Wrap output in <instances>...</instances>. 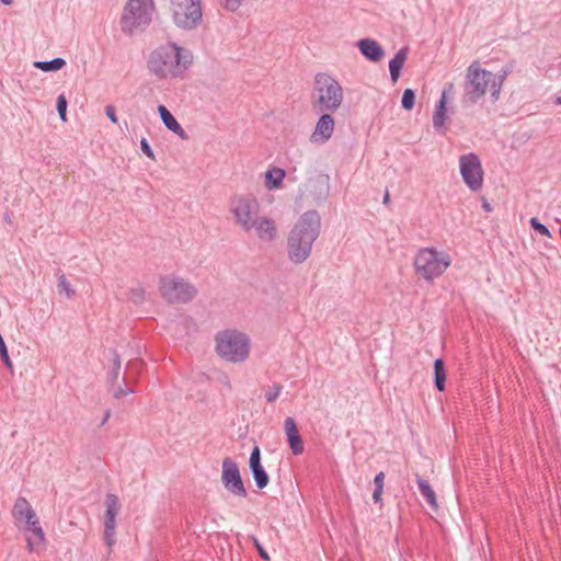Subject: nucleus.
Wrapping results in <instances>:
<instances>
[{
  "instance_id": "33",
  "label": "nucleus",
  "mask_w": 561,
  "mask_h": 561,
  "mask_svg": "<svg viewBox=\"0 0 561 561\" xmlns=\"http://www.w3.org/2000/svg\"><path fill=\"white\" fill-rule=\"evenodd\" d=\"M128 298L136 305L141 304L145 300V289L141 287L130 289Z\"/></svg>"
},
{
  "instance_id": "1",
  "label": "nucleus",
  "mask_w": 561,
  "mask_h": 561,
  "mask_svg": "<svg viewBox=\"0 0 561 561\" xmlns=\"http://www.w3.org/2000/svg\"><path fill=\"white\" fill-rule=\"evenodd\" d=\"M193 60V53L188 48L167 42L150 51L147 69L159 80L183 79Z\"/></svg>"
},
{
  "instance_id": "41",
  "label": "nucleus",
  "mask_w": 561,
  "mask_h": 561,
  "mask_svg": "<svg viewBox=\"0 0 561 561\" xmlns=\"http://www.w3.org/2000/svg\"><path fill=\"white\" fill-rule=\"evenodd\" d=\"M381 494H382V490L381 489H378V488L374 489L373 500H374L375 503L381 502Z\"/></svg>"
},
{
  "instance_id": "31",
  "label": "nucleus",
  "mask_w": 561,
  "mask_h": 561,
  "mask_svg": "<svg viewBox=\"0 0 561 561\" xmlns=\"http://www.w3.org/2000/svg\"><path fill=\"white\" fill-rule=\"evenodd\" d=\"M529 225L537 233L551 238V233L548 227L541 224L537 217H531Z\"/></svg>"
},
{
  "instance_id": "34",
  "label": "nucleus",
  "mask_w": 561,
  "mask_h": 561,
  "mask_svg": "<svg viewBox=\"0 0 561 561\" xmlns=\"http://www.w3.org/2000/svg\"><path fill=\"white\" fill-rule=\"evenodd\" d=\"M242 2L243 0H220L221 7L230 12L237 11L241 7Z\"/></svg>"
},
{
  "instance_id": "10",
  "label": "nucleus",
  "mask_w": 561,
  "mask_h": 561,
  "mask_svg": "<svg viewBox=\"0 0 561 561\" xmlns=\"http://www.w3.org/2000/svg\"><path fill=\"white\" fill-rule=\"evenodd\" d=\"M161 296L170 304H186L196 296V288L183 278L164 276L160 279Z\"/></svg>"
},
{
  "instance_id": "44",
  "label": "nucleus",
  "mask_w": 561,
  "mask_h": 561,
  "mask_svg": "<svg viewBox=\"0 0 561 561\" xmlns=\"http://www.w3.org/2000/svg\"><path fill=\"white\" fill-rule=\"evenodd\" d=\"M141 365H142V363H141V362L135 360V362H130V363L128 364V368H130V367H134V366H135V367L138 369V368H140V367H141Z\"/></svg>"
},
{
  "instance_id": "15",
  "label": "nucleus",
  "mask_w": 561,
  "mask_h": 561,
  "mask_svg": "<svg viewBox=\"0 0 561 561\" xmlns=\"http://www.w3.org/2000/svg\"><path fill=\"white\" fill-rule=\"evenodd\" d=\"M253 226L245 228L244 232L254 231L255 236L263 242H273L277 237V227L272 218L259 216Z\"/></svg>"
},
{
  "instance_id": "50",
  "label": "nucleus",
  "mask_w": 561,
  "mask_h": 561,
  "mask_svg": "<svg viewBox=\"0 0 561 561\" xmlns=\"http://www.w3.org/2000/svg\"><path fill=\"white\" fill-rule=\"evenodd\" d=\"M556 103H557V104H561V96H558V98H557Z\"/></svg>"
},
{
  "instance_id": "26",
  "label": "nucleus",
  "mask_w": 561,
  "mask_h": 561,
  "mask_svg": "<svg viewBox=\"0 0 561 561\" xmlns=\"http://www.w3.org/2000/svg\"><path fill=\"white\" fill-rule=\"evenodd\" d=\"M33 66L44 72L58 71L66 66L64 58L57 57L49 61H34Z\"/></svg>"
},
{
  "instance_id": "40",
  "label": "nucleus",
  "mask_w": 561,
  "mask_h": 561,
  "mask_svg": "<svg viewBox=\"0 0 561 561\" xmlns=\"http://www.w3.org/2000/svg\"><path fill=\"white\" fill-rule=\"evenodd\" d=\"M383 480H385V473L382 471H380L374 478L375 488L383 490Z\"/></svg>"
},
{
  "instance_id": "48",
  "label": "nucleus",
  "mask_w": 561,
  "mask_h": 561,
  "mask_svg": "<svg viewBox=\"0 0 561 561\" xmlns=\"http://www.w3.org/2000/svg\"><path fill=\"white\" fill-rule=\"evenodd\" d=\"M0 1H1V3L5 4V5H10L13 2V0H0Z\"/></svg>"
},
{
  "instance_id": "47",
  "label": "nucleus",
  "mask_w": 561,
  "mask_h": 561,
  "mask_svg": "<svg viewBox=\"0 0 561 561\" xmlns=\"http://www.w3.org/2000/svg\"><path fill=\"white\" fill-rule=\"evenodd\" d=\"M483 209L486 210V211H490L491 210V206L489 203L484 202L483 205H482Z\"/></svg>"
},
{
  "instance_id": "49",
  "label": "nucleus",
  "mask_w": 561,
  "mask_h": 561,
  "mask_svg": "<svg viewBox=\"0 0 561 561\" xmlns=\"http://www.w3.org/2000/svg\"><path fill=\"white\" fill-rule=\"evenodd\" d=\"M4 220H5L7 222L11 224V218H10L9 214H5V215H4Z\"/></svg>"
},
{
  "instance_id": "28",
  "label": "nucleus",
  "mask_w": 561,
  "mask_h": 561,
  "mask_svg": "<svg viewBox=\"0 0 561 561\" xmlns=\"http://www.w3.org/2000/svg\"><path fill=\"white\" fill-rule=\"evenodd\" d=\"M415 104V92L413 89H405L402 94L401 105L404 110L411 111Z\"/></svg>"
},
{
  "instance_id": "18",
  "label": "nucleus",
  "mask_w": 561,
  "mask_h": 561,
  "mask_svg": "<svg viewBox=\"0 0 561 561\" xmlns=\"http://www.w3.org/2000/svg\"><path fill=\"white\" fill-rule=\"evenodd\" d=\"M284 428L291 453L294 455H301L304 453V443L295 420L290 416L286 417Z\"/></svg>"
},
{
  "instance_id": "27",
  "label": "nucleus",
  "mask_w": 561,
  "mask_h": 561,
  "mask_svg": "<svg viewBox=\"0 0 561 561\" xmlns=\"http://www.w3.org/2000/svg\"><path fill=\"white\" fill-rule=\"evenodd\" d=\"M57 287H58V291L65 293L67 298H69V299L76 295L75 289L71 287L70 283L66 278L65 274H60L58 276Z\"/></svg>"
},
{
  "instance_id": "30",
  "label": "nucleus",
  "mask_w": 561,
  "mask_h": 561,
  "mask_svg": "<svg viewBox=\"0 0 561 561\" xmlns=\"http://www.w3.org/2000/svg\"><path fill=\"white\" fill-rule=\"evenodd\" d=\"M67 106H68V102H67L66 96L64 94L58 95L57 101H56V110H57L58 115L62 122L67 121V117H66Z\"/></svg>"
},
{
  "instance_id": "11",
  "label": "nucleus",
  "mask_w": 561,
  "mask_h": 561,
  "mask_svg": "<svg viewBox=\"0 0 561 561\" xmlns=\"http://www.w3.org/2000/svg\"><path fill=\"white\" fill-rule=\"evenodd\" d=\"M460 174L471 191H479L483 184V169L479 157L469 152L459 158Z\"/></svg>"
},
{
  "instance_id": "5",
  "label": "nucleus",
  "mask_w": 561,
  "mask_h": 561,
  "mask_svg": "<svg viewBox=\"0 0 561 561\" xmlns=\"http://www.w3.org/2000/svg\"><path fill=\"white\" fill-rule=\"evenodd\" d=\"M343 99V89L337 80L327 73H318L314 77L311 105L316 113H334Z\"/></svg>"
},
{
  "instance_id": "23",
  "label": "nucleus",
  "mask_w": 561,
  "mask_h": 561,
  "mask_svg": "<svg viewBox=\"0 0 561 561\" xmlns=\"http://www.w3.org/2000/svg\"><path fill=\"white\" fill-rule=\"evenodd\" d=\"M446 102V90H444L433 114V127L435 130H440L445 125L447 118Z\"/></svg>"
},
{
  "instance_id": "9",
  "label": "nucleus",
  "mask_w": 561,
  "mask_h": 561,
  "mask_svg": "<svg viewBox=\"0 0 561 561\" xmlns=\"http://www.w3.org/2000/svg\"><path fill=\"white\" fill-rule=\"evenodd\" d=\"M229 210L233 216V221L242 231L253 226V222L260 216V203L251 194H237L229 201Z\"/></svg>"
},
{
  "instance_id": "35",
  "label": "nucleus",
  "mask_w": 561,
  "mask_h": 561,
  "mask_svg": "<svg viewBox=\"0 0 561 561\" xmlns=\"http://www.w3.org/2000/svg\"><path fill=\"white\" fill-rule=\"evenodd\" d=\"M140 148H141V151L151 160H156V157H154V153L149 145V142L147 141L146 138H141L140 140Z\"/></svg>"
},
{
  "instance_id": "38",
  "label": "nucleus",
  "mask_w": 561,
  "mask_h": 561,
  "mask_svg": "<svg viewBox=\"0 0 561 561\" xmlns=\"http://www.w3.org/2000/svg\"><path fill=\"white\" fill-rule=\"evenodd\" d=\"M105 114L112 123H114V124L117 123V116H116V111H115L114 105H112V104L106 105Z\"/></svg>"
},
{
  "instance_id": "16",
  "label": "nucleus",
  "mask_w": 561,
  "mask_h": 561,
  "mask_svg": "<svg viewBox=\"0 0 561 561\" xmlns=\"http://www.w3.org/2000/svg\"><path fill=\"white\" fill-rule=\"evenodd\" d=\"M320 114L314 130L310 136V141L313 144H325L331 138L334 130V119L330 112Z\"/></svg>"
},
{
  "instance_id": "17",
  "label": "nucleus",
  "mask_w": 561,
  "mask_h": 561,
  "mask_svg": "<svg viewBox=\"0 0 561 561\" xmlns=\"http://www.w3.org/2000/svg\"><path fill=\"white\" fill-rule=\"evenodd\" d=\"M249 467L257 489H264L268 484L270 478L261 463V450L259 446H254L250 454Z\"/></svg>"
},
{
  "instance_id": "12",
  "label": "nucleus",
  "mask_w": 561,
  "mask_h": 561,
  "mask_svg": "<svg viewBox=\"0 0 561 561\" xmlns=\"http://www.w3.org/2000/svg\"><path fill=\"white\" fill-rule=\"evenodd\" d=\"M221 482L225 489L239 497H247L248 492L243 484L238 465L229 457L222 460Z\"/></svg>"
},
{
  "instance_id": "36",
  "label": "nucleus",
  "mask_w": 561,
  "mask_h": 561,
  "mask_svg": "<svg viewBox=\"0 0 561 561\" xmlns=\"http://www.w3.org/2000/svg\"><path fill=\"white\" fill-rule=\"evenodd\" d=\"M133 392H134V390H133V389H130V388H128V387L118 386V387L114 390V392H113V397H114L115 399H119V398L125 397V396H127V394H129V393H133Z\"/></svg>"
},
{
  "instance_id": "14",
  "label": "nucleus",
  "mask_w": 561,
  "mask_h": 561,
  "mask_svg": "<svg viewBox=\"0 0 561 561\" xmlns=\"http://www.w3.org/2000/svg\"><path fill=\"white\" fill-rule=\"evenodd\" d=\"M12 516L18 525L24 523V529L27 531L32 533V530L41 526L34 510L28 501L23 496H19L16 499L12 508Z\"/></svg>"
},
{
  "instance_id": "32",
  "label": "nucleus",
  "mask_w": 561,
  "mask_h": 561,
  "mask_svg": "<svg viewBox=\"0 0 561 561\" xmlns=\"http://www.w3.org/2000/svg\"><path fill=\"white\" fill-rule=\"evenodd\" d=\"M283 390V386L280 383H274L273 387H271L266 392H265V400L268 402V403H273L274 401H276V399L278 398V396L280 394Z\"/></svg>"
},
{
  "instance_id": "6",
  "label": "nucleus",
  "mask_w": 561,
  "mask_h": 561,
  "mask_svg": "<svg viewBox=\"0 0 561 561\" xmlns=\"http://www.w3.org/2000/svg\"><path fill=\"white\" fill-rule=\"evenodd\" d=\"M450 263L449 254L434 248H422L414 257L413 266L416 275L427 282H433L444 274Z\"/></svg>"
},
{
  "instance_id": "45",
  "label": "nucleus",
  "mask_w": 561,
  "mask_h": 561,
  "mask_svg": "<svg viewBox=\"0 0 561 561\" xmlns=\"http://www.w3.org/2000/svg\"><path fill=\"white\" fill-rule=\"evenodd\" d=\"M382 203H383L385 205H389V203H390V195H389V192H388V191H386V193H385V195H383Z\"/></svg>"
},
{
  "instance_id": "39",
  "label": "nucleus",
  "mask_w": 561,
  "mask_h": 561,
  "mask_svg": "<svg viewBox=\"0 0 561 561\" xmlns=\"http://www.w3.org/2000/svg\"><path fill=\"white\" fill-rule=\"evenodd\" d=\"M32 534L37 538L38 542H41V543H43L45 546L46 538H45L44 530H43V528L41 526H38L34 530H32Z\"/></svg>"
},
{
  "instance_id": "22",
  "label": "nucleus",
  "mask_w": 561,
  "mask_h": 561,
  "mask_svg": "<svg viewBox=\"0 0 561 561\" xmlns=\"http://www.w3.org/2000/svg\"><path fill=\"white\" fill-rule=\"evenodd\" d=\"M285 175H286L285 170L278 168V167H273V168L268 169L265 172V176H264L265 187L270 191L279 188L283 184Z\"/></svg>"
},
{
  "instance_id": "43",
  "label": "nucleus",
  "mask_w": 561,
  "mask_h": 561,
  "mask_svg": "<svg viewBox=\"0 0 561 561\" xmlns=\"http://www.w3.org/2000/svg\"><path fill=\"white\" fill-rule=\"evenodd\" d=\"M110 417H111V410H106L104 412V416H103V419L101 421L100 426H103L108 421Z\"/></svg>"
},
{
  "instance_id": "21",
  "label": "nucleus",
  "mask_w": 561,
  "mask_h": 561,
  "mask_svg": "<svg viewBox=\"0 0 561 561\" xmlns=\"http://www.w3.org/2000/svg\"><path fill=\"white\" fill-rule=\"evenodd\" d=\"M408 53L409 47H402L396 53L394 57L389 61V71L392 82L398 81L401 75L402 67L407 60Z\"/></svg>"
},
{
  "instance_id": "25",
  "label": "nucleus",
  "mask_w": 561,
  "mask_h": 561,
  "mask_svg": "<svg viewBox=\"0 0 561 561\" xmlns=\"http://www.w3.org/2000/svg\"><path fill=\"white\" fill-rule=\"evenodd\" d=\"M446 382V371H445V363L442 358H436L434 360V383L435 388L438 391L445 390Z\"/></svg>"
},
{
  "instance_id": "7",
  "label": "nucleus",
  "mask_w": 561,
  "mask_h": 561,
  "mask_svg": "<svg viewBox=\"0 0 561 561\" xmlns=\"http://www.w3.org/2000/svg\"><path fill=\"white\" fill-rule=\"evenodd\" d=\"M153 0H128L121 16V30L126 35L145 30L152 20Z\"/></svg>"
},
{
  "instance_id": "24",
  "label": "nucleus",
  "mask_w": 561,
  "mask_h": 561,
  "mask_svg": "<svg viewBox=\"0 0 561 561\" xmlns=\"http://www.w3.org/2000/svg\"><path fill=\"white\" fill-rule=\"evenodd\" d=\"M415 481H416L419 491L422 494V496L425 499L426 503L431 507L436 508L437 507L436 495H435V492L432 489L431 484L419 474H416Z\"/></svg>"
},
{
  "instance_id": "2",
  "label": "nucleus",
  "mask_w": 561,
  "mask_h": 561,
  "mask_svg": "<svg viewBox=\"0 0 561 561\" xmlns=\"http://www.w3.org/2000/svg\"><path fill=\"white\" fill-rule=\"evenodd\" d=\"M320 229L321 217L317 210H307L299 217L287 239V255L290 262L301 264L310 256Z\"/></svg>"
},
{
  "instance_id": "4",
  "label": "nucleus",
  "mask_w": 561,
  "mask_h": 561,
  "mask_svg": "<svg viewBox=\"0 0 561 561\" xmlns=\"http://www.w3.org/2000/svg\"><path fill=\"white\" fill-rule=\"evenodd\" d=\"M216 354L232 364L244 363L250 356L251 339L244 332L226 329L215 335Z\"/></svg>"
},
{
  "instance_id": "20",
  "label": "nucleus",
  "mask_w": 561,
  "mask_h": 561,
  "mask_svg": "<svg viewBox=\"0 0 561 561\" xmlns=\"http://www.w3.org/2000/svg\"><path fill=\"white\" fill-rule=\"evenodd\" d=\"M158 113L160 115V118L162 119L164 126L176 134L182 139H187V134L182 128V126L179 124V122L175 119V117L171 114V112L164 106L159 105L158 106Z\"/></svg>"
},
{
  "instance_id": "42",
  "label": "nucleus",
  "mask_w": 561,
  "mask_h": 561,
  "mask_svg": "<svg viewBox=\"0 0 561 561\" xmlns=\"http://www.w3.org/2000/svg\"><path fill=\"white\" fill-rule=\"evenodd\" d=\"M506 76H507V71H506V70H504V69L502 70V72H501L499 76L494 75V81H495V83H496V82H501V85H502V84H503V82H504V80H505V78H506Z\"/></svg>"
},
{
  "instance_id": "8",
  "label": "nucleus",
  "mask_w": 561,
  "mask_h": 561,
  "mask_svg": "<svg viewBox=\"0 0 561 561\" xmlns=\"http://www.w3.org/2000/svg\"><path fill=\"white\" fill-rule=\"evenodd\" d=\"M173 23L182 30H196L203 21L202 0H171Z\"/></svg>"
},
{
  "instance_id": "46",
  "label": "nucleus",
  "mask_w": 561,
  "mask_h": 561,
  "mask_svg": "<svg viewBox=\"0 0 561 561\" xmlns=\"http://www.w3.org/2000/svg\"><path fill=\"white\" fill-rule=\"evenodd\" d=\"M27 550L32 552L34 550V543L32 539L27 538Z\"/></svg>"
},
{
  "instance_id": "37",
  "label": "nucleus",
  "mask_w": 561,
  "mask_h": 561,
  "mask_svg": "<svg viewBox=\"0 0 561 561\" xmlns=\"http://www.w3.org/2000/svg\"><path fill=\"white\" fill-rule=\"evenodd\" d=\"M252 540H253V543H254V546H255V548H256V550H257L259 556H260L263 560L268 561V560H270L268 553H267V552H266V550L262 547V545L260 543V541H259L255 537H253V538H252Z\"/></svg>"
},
{
  "instance_id": "13",
  "label": "nucleus",
  "mask_w": 561,
  "mask_h": 561,
  "mask_svg": "<svg viewBox=\"0 0 561 561\" xmlns=\"http://www.w3.org/2000/svg\"><path fill=\"white\" fill-rule=\"evenodd\" d=\"M121 504L118 496L114 493H107L105 497V518H104V542L112 548L115 542L116 516L119 512Z\"/></svg>"
},
{
  "instance_id": "29",
  "label": "nucleus",
  "mask_w": 561,
  "mask_h": 561,
  "mask_svg": "<svg viewBox=\"0 0 561 561\" xmlns=\"http://www.w3.org/2000/svg\"><path fill=\"white\" fill-rule=\"evenodd\" d=\"M121 370V356L116 351H113L112 369L110 373V382L113 385L117 381Z\"/></svg>"
},
{
  "instance_id": "19",
  "label": "nucleus",
  "mask_w": 561,
  "mask_h": 561,
  "mask_svg": "<svg viewBox=\"0 0 561 561\" xmlns=\"http://www.w3.org/2000/svg\"><path fill=\"white\" fill-rule=\"evenodd\" d=\"M360 54L369 61H380L385 55L382 46L375 39L362 38L357 42Z\"/></svg>"
},
{
  "instance_id": "3",
  "label": "nucleus",
  "mask_w": 561,
  "mask_h": 561,
  "mask_svg": "<svg viewBox=\"0 0 561 561\" xmlns=\"http://www.w3.org/2000/svg\"><path fill=\"white\" fill-rule=\"evenodd\" d=\"M488 87L493 101H496L501 92V82L495 83L494 73L483 69L479 61L471 62L465 76L462 103L476 104L484 96Z\"/></svg>"
}]
</instances>
